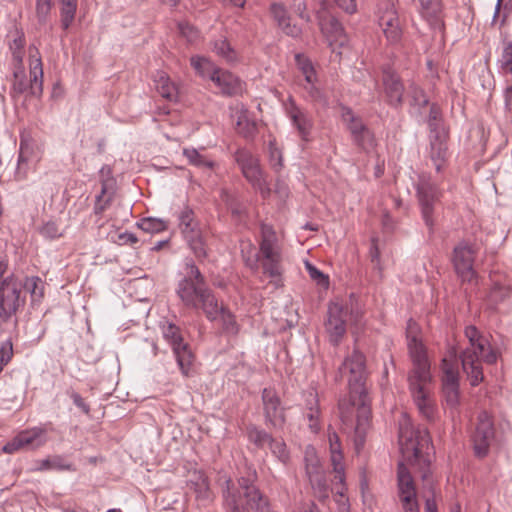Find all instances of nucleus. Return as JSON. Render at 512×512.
Here are the masks:
<instances>
[{
  "mask_svg": "<svg viewBox=\"0 0 512 512\" xmlns=\"http://www.w3.org/2000/svg\"><path fill=\"white\" fill-rule=\"evenodd\" d=\"M340 374H349V395L339 400L338 409L343 432L352 438L355 449L359 451L365 442L370 426L371 410L365 381L367 371L365 356L354 350L339 367Z\"/></svg>",
  "mask_w": 512,
  "mask_h": 512,
  "instance_id": "f257e3e1",
  "label": "nucleus"
},
{
  "mask_svg": "<svg viewBox=\"0 0 512 512\" xmlns=\"http://www.w3.org/2000/svg\"><path fill=\"white\" fill-rule=\"evenodd\" d=\"M417 326L411 320L407 329V345L412 367L407 374L408 390L419 415L428 422L437 419L438 412L433 393V375L426 349L416 337Z\"/></svg>",
  "mask_w": 512,
  "mask_h": 512,
  "instance_id": "f03ea898",
  "label": "nucleus"
},
{
  "mask_svg": "<svg viewBox=\"0 0 512 512\" xmlns=\"http://www.w3.org/2000/svg\"><path fill=\"white\" fill-rule=\"evenodd\" d=\"M465 336L469 345L460 355L462 369L472 386H477L483 379L482 363L493 364L497 360V353L494 351L488 340L482 336L474 326L465 329Z\"/></svg>",
  "mask_w": 512,
  "mask_h": 512,
  "instance_id": "7ed1b4c3",
  "label": "nucleus"
},
{
  "mask_svg": "<svg viewBox=\"0 0 512 512\" xmlns=\"http://www.w3.org/2000/svg\"><path fill=\"white\" fill-rule=\"evenodd\" d=\"M222 498L225 512H271L268 499L249 478H240L237 485L228 479Z\"/></svg>",
  "mask_w": 512,
  "mask_h": 512,
  "instance_id": "20e7f679",
  "label": "nucleus"
},
{
  "mask_svg": "<svg viewBox=\"0 0 512 512\" xmlns=\"http://www.w3.org/2000/svg\"><path fill=\"white\" fill-rule=\"evenodd\" d=\"M399 443L402 453L408 460L423 467L429 466L430 435L426 428H415L406 414H403L399 421Z\"/></svg>",
  "mask_w": 512,
  "mask_h": 512,
  "instance_id": "39448f33",
  "label": "nucleus"
},
{
  "mask_svg": "<svg viewBox=\"0 0 512 512\" xmlns=\"http://www.w3.org/2000/svg\"><path fill=\"white\" fill-rule=\"evenodd\" d=\"M30 80L26 81L23 67H15L13 71L14 82L12 92L16 95L28 93L34 97H40L43 92V67L40 53L36 47H29Z\"/></svg>",
  "mask_w": 512,
  "mask_h": 512,
  "instance_id": "423d86ee",
  "label": "nucleus"
},
{
  "mask_svg": "<svg viewBox=\"0 0 512 512\" xmlns=\"http://www.w3.org/2000/svg\"><path fill=\"white\" fill-rule=\"evenodd\" d=\"M260 254L263 272L267 274L276 286L281 284L283 268L282 255L277 236L270 226H262Z\"/></svg>",
  "mask_w": 512,
  "mask_h": 512,
  "instance_id": "0eeeda50",
  "label": "nucleus"
},
{
  "mask_svg": "<svg viewBox=\"0 0 512 512\" xmlns=\"http://www.w3.org/2000/svg\"><path fill=\"white\" fill-rule=\"evenodd\" d=\"M22 284L10 273L0 281V320L8 322L24 305L25 298L21 297Z\"/></svg>",
  "mask_w": 512,
  "mask_h": 512,
  "instance_id": "6e6552de",
  "label": "nucleus"
},
{
  "mask_svg": "<svg viewBox=\"0 0 512 512\" xmlns=\"http://www.w3.org/2000/svg\"><path fill=\"white\" fill-rule=\"evenodd\" d=\"M179 228L189 247L197 258L207 256V244L204 234L195 218L194 211L185 206L178 213Z\"/></svg>",
  "mask_w": 512,
  "mask_h": 512,
  "instance_id": "1a4fd4ad",
  "label": "nucleus"
},
{
  "mask_svg": "<svg viewBox=\"0 0 512 512\" xmlns=\"http://www.w3.org/2000/svg\"><path fill=\"white\" fill-rule=\"evenodd\" d=\"M354 318L352 307L348 303L333 301L328 306L325 330L329 341L337 346L344 337L347 323Z\"/></svg>",
  "mask_w": 512,
  "mask_h": 512,
  "instance_id": "9d476101",
  "label": "nucleus"
},
{
  "mask_svg": "<svg viewBox=\"0 0 512 512\" xmlns=\"http://www.w3.org/2000/svg\"><path fill=\"white\" fill-rule=\"evenodd\" d=\"M234 159L246 180L257 189L264 198L267 197L270 194V188L260 168L259 159L245 148L238 149L234 154Z\"/></svg>",
  "mask_w": 512,
  "mask_h": 512,
  "instance_id": "9b49d317",
  "label": "nucleus"
},
{
  "mask_svg": "<svg viewBox=\"0 0 512 512\" xmlns=\"http://www.w3.org/2000/svg\"><path fill=\"white\" fill-rule=\"evenodd\" d=\"M416 190L422 218L426 226L432 230L434 226L435 205L440 200L441 190L431 181L430 176L425 174L419 177Z\"/></svg>",
  "mask_w": 512,
  "mask_h": 512,
  "instance_id": "f8f14e48",
  "label": "nucleus"
},
{
  "mask_svg": "<svg viewBox=\"0 0 512 512\" xmlns=\"http://www.w3.org/2000/svg\"><path fill=\"white\" fill-rule=\"evenodd\" d=\"M47 428L35 426L19 432L11 441L3 446V452L13 454L19 450H36L48 441Z\"/></svg>",
  "mask_w": 512,
  "mask_h": 512,
  "instance_id": "ddd939ff",
  "label": "nucleus"
},
{
  "mask_svg": "<svg viewBox=\"0 0 512 512\" xmlns=\"http://www.w3.org/2000/svg\"><path fill=\"white\" fill-rule=\"evenodd\" d=\"M162 334L171 345L181 372L183 375L188 376L189 368L193 361V354L188 345L183 342L180 328L173 323H166L162 326Z\"/></svg>",
  "mask_w": 512,
  "mask_h": 512,
  "instance_id": "4468645a",
  "label": "nucleus"
},
{
  "mask_svg": "<svg viewBox=\"0 0 512 512\" xmlns=\"http://www.w3.org/2000/svg\"><path fill=\"white\" fill-rule=\"evenodd\" d=\"M494 437L495 430L492 418L487 412H481L472 436L474 452L477 457L483 458L488 455Z\"/></svg>",
  "mask_w": 512,
  "mask_h": 512,
  "instance_id": "2eb2a0df",
  "label": "nucleus"
},
{
  "mask_svg": "<svg viewBox=\"0 0 512 512\" xmlns=\"http://www.w3.org/2000/svg\"><path fill=\"white\" fill-rule=\"evenodd\" d=\"M283 108L299 137L303 141H309L313 128V121L308 112L300 107L292 96H289L287 100L283 102Z\"/></svg>",
  "mask_w": 512,
  "mask_h": 512,
  "instance_id": "dca6fc26",
  "label": "nucleus"
},
{
  "mask_svg": "<svg viewBox=\"0 0 512 512\" xmlns=\"http://www.w3.org/2000/svg\"><path fill=\"white\" fill-rule=\"evenodd\" d=\"M475 251L467 243H460L453 251V264L462 281L472 282L476 276L473 268Z\"/></svg>",
  "mask_w": 512,
  "mask_h": 512,
  "instance_id": "f3484780",
  "label": "nucleus"
},
{
  "mask_svg": "<svg viewBox=\"0 0 512 512\" xmlns=\"http://www.w3.org/2000/svg\"><path fill=\"white\" fill-rule=\"evenodd\" d=\"M262 402L266 422L272 427L281 429L285 424V409L281 406V400L274 389L265 388L262 391Z\"/></svg>",
  "mask_w": 512,
  "mask_h": 512,
  "instance_id": "a211bd4d",
  "label": "nucleus"
},
{
  "mask_svg": "<svg viewBox=\"0 0 512 512\" xmlns=\"http://www.w3.org/2000/svg\"><path fill=\"white\" fill-rule=\"evenodd\" d=\"M208 289L205 283H197L193 282V279L183 278L178 283L176 292L186 307L199 310L200 295L206 293Z\"/></svg>",
  "mask_w": 512,
  "mask_h": 512,
  "instance_id": "6ab92c4d",
  "label": "nucleus"
},
{
  "mask_svg": "<svg viewBox=\"0 0 512 512\" xmlns=\"http://www.w3.org/2000/svg\"><path fill=\"white\" fill-rule=\"evenodd\" d=\"M382 82L389 104L400 106L403 102L404 86L399 75L391 67H385Z\"/></svg>",
  "mask_w": 512,
  "mask_h": 512,
  "instance_id": "aec40b11",
  "label": "nucleus"
},
{
  "mask_svg": "<svg viewBox=\"0 0 512 512\" xmlns=\"http://www.w3.org/2000/svg\"><path fill=\"white\" fill-rule=\"evenodd\" d=\"M386 9L379 17V24L387 40L392 43H398L402 37V29L399 17L393 3H386Z\"/></svg>",
  "mask_w": 512,
  "mask_h": 512,
  "instance_id": "412c9836",
  "label": "nucleus"
},
{
  "mask_svg": "<svg viewBox=\"0 0 512 512\" xmlns=\"http://www.w3.org/2000/svg\"><path fill=\"white\" fill-rule=\"evenodd\" d=\"M430 150L429 159L431 160L435 170L442 172L448 161L447 134L429 136Z\"/></svg>",
  "mask_w": 512,
  "mask_h": 512,
  "instance_id": "4be33fe9",
  "label": "nucleus"
},
{
  "mask_svg": "<svg viewBox=\"0 0 512 512\" xmlns=\"http://www.w3.org/2000/svg\"><path fill=\"white\" fill-rule=\"evenodd\" d=\"M317 18L322 33L330 41H340L342 44L343 41L341 39L344 37V28L338 19L325 11H318Z\"/></svg>",
  "mask_w": 512,
  "mask_h": 512,
  "instance_id": "5701e85b",
  "label": "nucleus"
},
{
  "mask_svg": "<svg viewBox=\"0 0 512 512\" xmlns=\"http://www.w3.org/2000/svg\"><path fill=\"white\" fill-rule=\"evenodd\" d=\"M211 80L228 96L240 94L243 90L241 81L232 73L221 69L213 71Z\"/></svg>",
  "mask_w": 512,
  "mask_h": 512,
  "instance_id": "b1692460",
  "label": "nucleus"
},
{
  "mask_svg": "<svg viewBox=\"0 0 512 512\" xmlns=\"http://www.w3.org/2000/svg\"><path fill=\"white\" fill-rule=\"evenodd\" d=\"M270 12L274 20L277 22L278 27L287 36L297 38L301 35V27L291 23L290 16L283 4L272 3L270 6Z\"/></svg>",
  "mask_w": 512,
  "mask_h": 512,
  "instance_id": "393cba45",
  "label": "nucleus"
},
{
  "mask_svg": "<svg viewBox=\"0 0 512 512\" xmlns=\"http://www.w3.org/2000/svg\"><path fill=\"white\" fill-rule=\"evenodd\" d=\"M328 441L330 448V459L333 466V470L335 472V480L340 484H344L345 481V473H344V465H343V455L341 451V444L339 436L335 431H329L328 433Z\"/></svg>",
  "mask_w": 512,
  "mask_h": 512,
  "instance_id": "a878e982",
  "label": "nucleus"
},
{
  "mask_svg": "<svg viewBox=\"0 0 512 512\" xmlns=\"http://www.w3.org/2000/svg\"><path fill=\"white\" fill-rule=\"evenodd\" d=\"M232 118L236 120L239 134L245 138L252 137L256 132V123L250 118L248 110L242 104H237L233 110Z\"/></svg>",
  "mask_w": 512,
  "mask_h": 512,
  "instance_id": "bb28decb",
  "label": "nucleus"
},
{
  "mask_svg": "<svg viewBox=\"0 0 512 512\" xmlns=\"http://www.w3.org/2000/svg\"><path fill=\"white\" fill-rule=\"evenodd\" d=\"M223 305H219L218 300L210 289L200 295L199 309L203 311L209 321H217L222 312Z\"/></svg>",
  "mask_w": 512,
  "mask_h": 512,
  "instance_id": "cd10ccee",
  "label": "nucleus"
},
{
  "mask_svg": "<svg viewBox=\"0 0 512 512\" xmlns=\"http://www.w3.org/2000/svg\"><path fill=\"white\" fill-rule=\"evenodd\" d=\"M115 180L113 178L103 179L100 194L96 196L94 212L103 213L112 201L115 191Z\"/></svg>",
  "mask_w": 512,
  "mask_h": 512,
  "instance_id": "c85d7f7f",
  "label": "nucleus"
},
{
  "mask_svg": "<svg viewBox=\"0 0 512 512\" xmlns=\"http://www.w3.org/2000/svg\"><path fill=\"white\" fill-rule=\"evenodd\" d=\"M155 87L158 93L169 101H177L178 99V87L173 83L169 76L159 71L155 76Z\"/></svg>",
  "mask_w": 512,
  "mask_h": 512,
  "instance_id": "c756f323",
  "label": "nucleus"
},
{
  "mask_svg": "<svg viewBox=\"0 0 512 512\" xmlns=\"http://www.w3.org/2000/svg\"><path fill=\"white\" fill-rule=\"evenodd\" d=\"M397 478L399 499L404 498L405 496H416L413 478L403 463H399L398 465Z\"/></svg>",
  "mask_w": 512,
  "mask_h": 512,
  "instance_id": "7c9ffc66",
  "label": "nucleus"
},
{
  "mask_svg": "<svg viewBox=\"0 0 512 512\" xmlns=\"http://www.w3.org/2000/svg\"><path fill=\"white\" fill-rule=\"evenodd\" d=\"M39 466L36 468L38 471L45 470H59V471H75V467L72 463L67 462L62 456L56 455L52 458L42 459L39 462Z\"/></svg>",
  "mask_w": 512,
  "mask_h": 512,
  "instance_id": "2f4dec72",
  "label": "nucleus"
},
{
  "mask_svg": "<svg viewBox=\"0 0 512 512\" xmlns=\"http://www.w3.org/2000/svg\"><path fill=\"white\" fill-rule=\"evenodd\" d=\"M311 487L314 491V494L316 497L319 498V500H324L328 497L329 493V486L326 481V476L323 470L317 471L316 473H312L307 475Z\"/></svg>",
  "mask_w": 512,
  "mask_h": 512,
  "instance_id": "473e14b6",
  "label": "nucleus"
},
{
  "mask_svg": "<svg viewBox=\"0 0 512 512\" xmlns=\"http://www.w3.org/2000/svg\"><path fill=\"white\" fill-rule=\"evenodd\" d=\"M248 440L260 449L268 448L273 440L271 434L256 426H249L247 428Z\"/></svg>",
  "mask_w": 512,
  "mask_h": 512,
  "instance_id": "72a5a7b5",
  "label": "nucleus"
},
{
  "mask_svg": "<svg viewBox=\"0 0 512 512\" xmlns=\"http://www.w3.org/2000/svg\"><path fill=\"white\" fill-rule=\"evenodd\" d=\"M441 369L443 371V387L459 386V374L457 367L453 362L449 361L447 358H443Z\"/></svg>",
  "mask_w": 512,
  "mask_h": 512,
  "instance_id": "f704fd0d",
  "label": "nucleus"
},
{
  "mask_svg": "<svg viewBox=\"0 0 512 512\" xmlns=\"http://www.w3.org/2000/svg\"><path fill=\"white\" fill-rule=\"evenodd\" d=\"M25 37L23 33L17 32L16 37L10 42L9 49L12 54L13 66L23 67Z\"/></svg>",
  "mask_w": 512,
  "mask_h": 512,
  "instance_id": "c9c22d12",
  "label": "nucleus"
},
{
  "mask_svg": "<svg viewBox=\"0 0 512 512\" xmlns=\"http://www.w3.org/2000/svg\"><path fill=\"white\" fill-rule=\"evenodd\" d=\"M183 155L187 158L189 164L195 167L213 169L215 166L212 160L200 154L195 148H184Z\"/></svg>",
  "mask_w": 512,
  "mask_h": 512,
  "instance_id": "e433bc0d",
  "label": "nucleus"
},
{
  "mask_svg": "<svg viewBox=\"0 0 512 512\" xmlns=\"http://www.w3.org/2000/svg\"><path fill=\"white\" fill-rule=\"evenodd\" d=\"M218 320L221 322L222 332L228 336H235L239 332V325L235 316L226 308H222Z\"/></svg>",
  "mask_w": 512,
  "mask_h": 512,
  "instance_id": "4c0bfd02",
  "label": "nucleus"
},
{
  "mask_svg": "<svg viewBox=\"0 0 512 512\" xmlns=\"http://www.w3.org/2000/svg\"><path fill=\"white\" fill-rule=\"evenodd\" d=\"M268 448L272 455L283 465L286 466L290 463V452L282 439L273 438Z\"/></svg>",
  "mask_w": 512,
  "mask_h": 512,
  "instance_id": "58836bf2",
  "label": "nucleus"
},
{
  "mask_svg": "<svg viewBox=\"0 0 512 512\" xmlns=\"http://www.w3.org/2000/svg\"><path fill=\"white\" fill-rule=\"evenodd\" d=\"M212 50L227 62H233L236 60V52L223 37L213 42Z\"/></svg>",
  "mask_w": 512,
  "mask_h": 512,
  "instance_id": "ea45409f",
  "label": "nucleus"
},
{
  "mask_svg": "<svg viewBox=\"0 0 512 512\" xmlns=\"http://www.w3.org/2000/svg\"><path fill=\"white\" fill-rule=\"evenodd\" d=\"M190 486L194 489L197 498L208 500L210 498V488L207 477L198 473L195 475V480H190Z\"/></svg>",
  "mask_w": 512,
  "mask_h": 512,
  "instance_id": "a19ab883",
  "label": "nucleus"
},
{
  "mask_svg": "<svg viewBox=\"0 0 512 512\" xmlns=\"http://www.w3.org/2000/svg\"><path fill=\"white\" fill-rule=\"evenodd\" d=\"M304 462L307 475L323 470L316 449L311 445L305 448Z\"/></svg>",
  "mask_w": 512,
  "mask_h": 512,
  "instance_id": "79ce46f5",
  "label": "nucleus"
},
{
  "mask_svg": "<svg viewBox=\"0 0 512 512\" xmlns=\"http://www.w3.org/2000/svg\"><path fill=\"white\" fill-rule=\"evenodd\" d=\"M428 127L430 130L429 136H433L435 134L446 135V132L442 128L440 109L434 104L430 107Z\"/></svg>",
  "mask_w": 512,
  "mask_h": 512,
  "instance_id": "37998d69",
  "label": "nucleus"
},
{
  "mask_svg": "<svg viewBox=\"0 0 512 512\" xmlns=\"http://www.w3.org/2000/svg\"><path fill=\"white\" fill-rule=\"evenodd\" d=\"M191 65L200 76L209 77L210 79L213 71L218 70L209 59L201 56H193Z\"/></svg>",
  "mask_w": 512,
  "mask_h": 512,
  "instance_id": "c03bdc74",
  "label": "nucleus"
},
{
  "mask_svg": "<svg viewBox=\"0 0 512 512\" xmlns=\"http://www.w3.org/2000/svg\"><path fill=\"white\" fill-rule=\"evenodd\" d=\"M420 13L426 19L436 18L441 10V0H419Z\"/></svg>",
  "mask_w": 512,
  "mask_h": 512,
  "instance_id": "a18cd8bd",
  "label": "nucleus"
},
{
  "mask_svg": "<svg viewBox=\"0 0 512 512\" xmlns=\"http://www.w3.org/2000/svg\"><path fill=\"white\" fill-rule=\"evenodd\" d=\"M408 96L410 98L411 105L419 109L426 107L429 103V100L424 91L415 83H411L408 86Z\"/></svg>",
  "mask_w": 512,
  "mask_h": 512,
  "instance_id": "49530a36",
  "label": "nucleus"
},
{
  "mask_svg": "<svg viewBox=\"0 0 512 512\" xmlns=\"http://www.w3.org/2000/svg\"><path fill=\"white\" fill-rule=\"evenodd\" d=\"M342 118L347 123V127L352 135V138L367 128L363 124L362 120L356 117L350 109L344 110Z\"/></svg>",
  "mask_w": 512,
  "mask_h": 512,
  "instance_id": "de8ad7c7",
  "label": "nucleus"
},
{
  "mask_svg": "<svg viewBox=\"0 0 512 512\" xmlns=\"http://www.w3.org/2000/svg\"><path fill=\"white\" fill-rule=\"evenodd\" d=\"M295 60L300 72L304 76L305 82L317 80L314 67L308 58H306L304 55L297 54L295 56Z\"/></svg>",
  "mask_w": 512,
  "mask_h": 512,
  "instance_id": "09e8293b",
  "label": "nucleus"
},
{
  "mask_svg": "<svg viewBox=\"0 0 512 512\" xmlns=\"http://www.w3.org/2000/svg\"><path fill=\"white\" fill-rule=\"evenodd\" d=\"M500 67L507 73H512V39L502 41V53L499 59Z\"/></svg>",
  "mask_w": 512,
  "mask_h": 512,
  "instance_id": "8fccbe9b",
  "label": "nucleus"
},
{
  "mask_svg": "<svg viewBox=\"0 0 512 512\" xmlns=\"http://www.w3.org/2000/svg\"><path fill=\"white\" fill-rule=\"evenodd\" d=\"M137 225L141 230L147 233H159L167 228L164 220L151 217L141 219Z\"/></svg>",
  "mask_w": 512,
  "mask_h": 512,
  "instance_id": "3c124183",
  "label": "nucleus"
},
{
  "mask_svg": "<svg viewBox=\"0 0 512 512\" xmlns=\"http://www.w3.org/2000/svg\"><path fill=\"white\" fill-rule=\"evenodd\" d=\"M24 286L30 292L33 301H38L43 297L44 285L41 278L37 276L29 277L26 279Z\"/></svg>",
  "mask_w": 512,
  "mask_h": 512,
  "instance_id": "603ef678",
  "label": "nucleus"
},
{
  "mask_svg": "<svg viewBox=\"0 0 512 512\" xmlns=\"http://www.w3.org/2000/svg\"><path fill=\"white\" fill-rule=\"evenodd\" d=\"M352 139L358 147L365 151L372 149L375 145L374 136L368 128L364 129L363 132H360Z\"/></svg>",
  "mask_w": 512,
  "mask_h": 512,
  "instance_id": "864d4df0",
  "label": "nucleus"
},
{
  "mask_svg": "<svg viewBox=\"0 0 512 512\" xmlns=\"http://www.w3.org/2000/svg\"><path fill=\"white\" fill-rule=\"evenodd\" d=\"M77 5H61V26L64 30H67L72 22L74 21Z\"/></svg>",
  "mask_w": 512,
  "mask_h": 512,
  "instance_id": "5fc2aeb1",
  "label": "nucleus"
},
{
  "mask_svg": "<svg viewBox=\"0 0 512 512\" xmlns=\"http://www.w3.org/2000/svg\"><path fill=\"white\" fill-rule=\"evenodd\" d=\"M269 163L271 168L276 172H279L283 167L282 152L273 142L269 143Z\"/></svg>",
  "mask_w": 512,
  "mask_h": 512,
  "instance_id": "6e6d98bb",
  "label": "nucleus"
},
{
  "mask_svg": "<svg viewBox=\"0 0 512 512\" xmlns=\"http://www.w3.org/2000/svg\"><path fill=\"white\" fill-rule=\"evenodd\" d=\"M305 417L309 422L311 432L318 433L321 429L319 407H309V410L305 413Z\"/></svg>",
  "mask_w": 512,
  "mask_h": 512,
  "instance_id": "4d7b16f0",
  "label": "nucleus"
},
{
  "mask_svg": "<svg viewBox=\"0 0 512 512\" xmlns=\"http://www.w3.org/2000/svg\"><path fill=\"white\" fill-rule=\"evenodd\" d=\"M315 83L316 81L305 82L304 84H301V86L307 92L308 98L311 101L325 103L324 95L322 91L316 87Z\"/></svg>",
  "mask_w": 512,
  "mask_h": 512,
  "instance_id": "13d9d810",
  "label": "nucleus"
},
{
  "mask_svg": "<svg viewBox=\"0 0 512 512\" xmlns=\"http://www.w3.org/2000/svg\"><path fill=\"white\" fill-rule=\"evenodd\" d=\"M13 357V344L11 340H6L0 347V373Z\"/></svg>",
  "mask_w": 512,
  "mask_h": 512,
  "instance_id": "bf43d9fd",
  "label": "nucleus"
},
{
  "mask_svg": "<svg viewBox=\"0 0 512 512\" xmlns=\"http://www.w3.org/2000/svg\"><path fill=\"white\" fill-rule=\"evenodd\" d=\"M443 393L446 404L450 408H456L460 400L459 386L443 387Z\"/></svg>",
  "mask_w": 512,
  "mask_h": 512,
  "instance_id": "052dcab7",
  "label": "nucleus"
},
{
  "mask_svg": "<svg viewBox=\"0 0 512 512\" xmlns=\"http://www.w3.org/2000/svg\"><path fill=\"white\" fill-rule=\"evenodd\" d=\"M51 10V0H36V17L40 24H45Z\"/></svg>",
  "mask_w": 512,
  "mask_h": 512,
  "instance_id": "680f3d73",
  "label": "nucleus"
},
{
  "mask_svg": "<svg viewBox=\"0 0 512 512\" xmlns=\"http://www.w3.org/2000/svg\"><path fill=\"white\" fill-rule=\"evenodd\" d=\"M178 30L180 34L190 43L195 42L199 38L198 30L188 22L178 23Z\"/></svg>",
  "mask_w": 512,
  "mask_h": 512,
  "instance_id": "e2e57ef3",
  "label": "nucleus"
},
{
  "mask_svg": "<svg viewBox=\"0 0 512 512\" xmlns=\"http://www.w3.org/2000/svg\"><path fill=\"white\" fill-rule=\"evenodd\" d=\"M306 270L311 279L317 281L320 285H325L328 283V277L325 276L319 269H317L314 265L309 262L305 264Z\"/></svg>",
  "mask_w": 512,
  "mask_h": 512,
  "instance_id": "0e129e2a",
  "label": "nucleus"
},
{
  "mask_svg": "<svg viewBox=\"0 0 512 512\" xmlns=\"http://www.w3.org/2000/svg\"><path fill=\"white\" fill-rule=\"evenodd\" d=\"M423 479L427 481V485H429L431 489V496L426 497L425 500V512H438L437 511V504L434 498V490L432 488V482L428 479V473L427 471L423 472Z\"/></svg>",
  "mask_w": 512,
  "mask_h": 512,
  "instance_id": "69168bd1",
  "label": "nucleus"
},
{
  "mask_svg": "<svg viewBox=\"0 0 512 512\" xmlns=\"http://www.w3.org/2000/svg\"><path fill=\"white\" fill-rule=\"evenodd\" d=\"M113 241L118 245H134L138 242V238L135 234L126 231L117 233Z\"/></svg>",
  "mask_w": 512,
  "mask_h": 512,
  "instance_id": "338daca9",
  "label": "nucleus"
},
{
  "mask_svg": "<svg viewBox=\"0 0 512 512\" xmlns=\"http://www.w3.org/2000/svg\"><path fill=\"white\" fill-rule=\"evenodd\" d=\"M400 503L404 512H419V505L416 496H405L400 499Z\"/></svg>",
  "mask_w": 512,
  "mask_h": 512,
  "instance_id": "774afa93",
  "label": "nucleus"
}]
</instances>
